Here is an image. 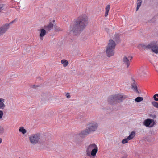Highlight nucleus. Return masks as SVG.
Returning a JSON list of instances; mask_svg holds the SVG:
<instances>
[{"instance_id":"6","label":"nucleus","mask_w":158,"mask_h":158,"mask_svg":"<svg viewBox=\"0 0 158 158\" xmlns=\"http://www.w3.org/2000/svg\"><path fill=\"white\" fill-rule=\"evenodd\" d=\"M40 134L39 133L34 134L29 137V140L31 143L34 145L37 143L40 139Z\"/></svg>"},{"instance_id":"32","label":"nucleus","mask_w":158,"mask_h":158,"mask_svg":"<svg viewBox=\"0 0 158 158\" xmlns=\"http://www.w3.org/2000/svg\"><path fill=\"white\" fill-rule=\"evenodd\" d=\"M127 156V154L125 153L123 156L122 157V158H126Z\"/></svg>"},{"instance_id":"11","label":"nucleus","mask_w":158,"mask_h":158,"mask_svg":"<svg viewBox=\"0 0 158 158\" xmlns=\"http://www.w3.org/2000/svg\"><path fill=\"white\" fill-rule=\"evenodd\" d=\"M150 44L148 45H146L142 43L139 44L137 46L138 48L140 50H143L147 49H149L150 47Z\"/></svg>"},{"instance_id":"24","label":"nucleus","mask_w":158,"mask_h":158,"mask_svg":"<svg viewBox=\"0 0 158 158\" xmlns=\"http://www.w3.org/2000/svg\"><path fill=\"white\" fill-rule=\"evenodd\" d=\"M152 104L154 107L158 109V103L157 102L153 101L152 102Z\"/></svg>"},{"instance_id":"16","label":"nucleus","mask_w":158,"mask_h":158,"mask_svg":"<svg viewBox=\"0 0 158 158\" xmlns=\"http://www.w3.org/2000/svg\"><path fill=\"white\" fill-rule=\"evenodd\" d=\"M110 8V5H108L106 6L105 8V16L106 17L108 15V13L109 11V10Z\"/></svg>"},{"instance_id":"3","label":"nucleus","mask_w":158,"mask_h":158,"mask_svg":"<svg viewBox=\"0 0 158 158\" xmlns=\"http://www.w3.org/2000/svg\"><path fill=\"white\" fill-rule=\"evenodd\" d=\"M127 98L126 95L123 96L119 94L112 95L108 99V103L111 105L116 104L122 102L125 98Z\"/></svg>"},{"instance_id":"23","label":"nucleus","mask_w":158,"mask_h":158,"mask_svg":"<svg viewBox=\"0 0 158 158\" xmlns=\"http://www.w3.org/2000/svg\"><path fill=\"white\" fill-rule=\"evenodd\" d=\"M143 100V98L140 97H138L135 99V101L137 102H139L142 101Z\"/></svg>"},{"instance_id":"34","label":"nucleus","mask_w":158,"mask_h":158,"mask_svg":"<svg viewBox=\"0 0 158 158\" xmlns=\"http://www.w3.org/2000/svg\"><path fill=\"white\" fill-rule=\"evenodd\" d=\"M151 116L152 118H153V119L155 118H156V115H155V114L151 115Z\"/></svg>"},{"instance_id":"20","label":"nucleus","mask_w":158,"mask_h":158,"mask_svg":"<svg viewBox=\"0 0 158 158\" xmlns=\"http://www.w3.org/2000/svg\"><path fill=\"white\" fill-rule=\"evenodd\" d=\"M137 6L136 9V11H137L140 8L142 2V0H137Z\"/></svg>"},{"instance_id":"31","label":"nucleus","mask_w":158,"mask_h":158,"mask_svg":"<svg viewBox=\"0 0 158 158\" xmlns=\"http://www.w3.org/2000/svg\"><path fill=\"white\" fill-rule=\"evenodd\" d=\"M152 124L150 125V127H152L154 126V125L155 124V122L154 121L153 119H152Z\"/></svg>"},{"instance_id":"7","label":"nucleus","mask_w":158,"mask_h":158,"mask_svg":"<svg viewBox=\"0 0 158 158\" xmlns=\"http://www.w3.org/2000/svg\"><path fill=\"white\" fill-rule=\"evenodd\" d=\"M14 21H12L9 24H6L0 27V36L4 34L9 29L10 25L12 24Z\"/></svg>"},{"instance_id":"27","label":"nucleus","mask_w":158,"mask_h":158,"mask_svg":"<svg viewBox=\"0 0 158 158\" xmlns=\"http://www.w3.org/2000/svg\"><path fill=\"white\" fill-rule=\"evenodd\" d=\"M54 29L56 31H62V29L59 27L54 25Z\"/></svg>"},{"instance_id":"1","label":"nucleus","mask_w":158,"mask_h":158,"mask_svg":"<svg viewBox=\"0 0 158 158\" xmlns=\"http://www.w3.org/2000/svg\"><path fill=\"white\" fill-rule=\"evenodd\" d=\"M88 23V18L85 15L79 16L74 21V24L70 26V32L74 35H79Z\"/></svg>"},{"instance_id":"9","label":"nucleus","mask_w":158,"mask_h":158,"mask_svg":"<svg viewBox=\"0 0 158 158\" xmlns=\"http://www.w3.org/2000/svg\"><path fill=\"white\" fill-rule=\"evenodd\" d=\"M151 45L149 47V49L151 48L152 50L155 53H158V46L156 45V42L152 41L150 43Z\"/></svg>"},{"instance_id":"17","label":"nucleus","mask_w":158,"mask_h":158,"mask_svg":"<svg viewBox=\"0 0 158 158\" xmlns=\"http://www.w3.org/2000/svg\"><path fill=\"white\" fill-rule=\"evenodd\" d=\"M135 132L134 131H132L129 135L127 137L128 138L131 140L135 136Z\"/></svg>"},{"instance_id":"29","label":"nucleus","mask_w":158,"mask_h":158,"mask_svg":"<svg viewBox=\"0 0 158 158\" xmlns=\"http://www.w3.org/2000/svg\"><path fill=\"white\" fill-rule=\"evenodd\" d=\"M153 98L156 101H158V94H156L153 96Z\"/></svg>"},{"instance_id":"14","label":"nucleus","mask_w":158,"mask_h":158,"mask_svg":"<svg viewBox=\"0 0 158 158\" xmlns=\"http://www.w3.org/2000/svg\"><path fill=\"white\" fill-rule=\"evenodd\" d=\"M152 119H148L145 120L144 122V125L147 127H150V126H149L151 125V124L152 123Z\"/></svg>"},{"instance_id":"4","label":"nucleus","mask_w":158,"mask_h":158,"mask_svg":"<svg viewBox=\"0 0 158 158\" xmlns=\"http://www.w3.org/2000/svg\"><path fill=\"white\" fill-rule=\"evenodd\" d=\"M116 45L115 42L113 40H110L109 43L106 47L105 52L108 57L113 56L115 53V48Z\"/></svg>"},{"instance_id":"21","label":"nucleus","mask_w":158,"mask_h":158,"mask_svg":"<svg viewBox=\"0 0 158 158\" xmlns=\"http://www.w3.org/2000/svg\"><path fill=\"white\" fill-rule=\"evenodd\" d=\"M19 131L21 132L23 134H24L27 132L26 130L24 129V127H20L19 129Z\"/></svg>"},{"instance_id":"13","label":"nucleus","mask_w":158,"mask_h":158,"mask_svg":"<svg viewBox=\"0 0 158 158\" xmlns=\"http://www.w3.org/2000/svg\"><path fill=\"white\" fill-rule=\"evenodd\" d=\"M47 31L44 28L40 30V34L39 35L40 38V39H41L42 40H43V39L42 38L46 34Z\"/></svg>"},{"instance_id":"22","label":"nucleus","mask_w":158,"mask_h":158,"mask_svg":"<svg viewBox=\"0 0 158 158\" xmlns=\"http://www.w3.org/2000/svg\"><path fill=\"white\" fill-rule=\"evenodd\" d=\"M61 63L63 64V65L64 67L67 66L68 64V62L66 60H61Z\"/></svg>"},{"instance_id":"26","label":"nucleus","mask_w":158,"mask_h":158,"mask_svg":"<svg viewBox=\"0 0 158 158\" xmlns=\"http://www.w3.org/2000/svg\"><path fill=\"white\" fill-rule=\"evenodd\" d=\"M114 39L116 41H118L119 40V34H116L114 35Z\"/></svg>"},{"instance_id":"33","label":"nucleus","mask_w":158,"mask_h":158,"mask_svg":"<svg viewBox=\"0 0 158 158\" xmlns=\"http://www.w3.org/2000/svg\"><path fill=\"white\" fill-rule=\"evenodd\" d=\"M66 97L68 98H69L70 97V96L69 95V94L67 93L66 95Z\"/></svg>"},{"instance_id":"28","label":"nucleus","mask_w":158,"mask_h":158,"mask_svg":"<svg viewBox=\"0 0 158 158\" xmlns=\"http://www.w3.org/2000/svg\"><path fill=\"white\" fill-rule=\"evenodd\" d=\"M4 132V128L0 126V135L3 134Z\"/></svg>"},{"instance_id":"25","label":"nucleus","mask_w":158,"mask_h":158,"mask_svg":"<svg viewBox=\"0 0 158 158\" xmlns=\"http://www.w3.org/2000/svg\"><path fill=\"white\" fill-rule=\"evenodd\" d=\"M129 140V139L127 137L126 138L122 140V143L123 144H124L126 143H128Z\"/></svg>"},{"instance_id":"15","label":"nucleus","mask_w":158,"mask_h":158,"mask_svg":"<svg viewBox=\"0 0 158 158\" xmlns=\"http://www.w3.org/2000/svg\"><path fill=\"white\" fill-rule=\"evenodd\" d=\"M5 99L2 98H0V109H3L6 106V105L4 103Z\"/></svg>"},{"instance_id":"35","label":"nucleus","mask_w":158,"mask_h":158,"mask_svg":"<svg viewBox=\"0 0 158 158\" xmlns=\"http://www.w3.org/2000/svg\"><path fill=\"white\" fill-rule=\"evenodd\" d=\"M45 143H47V145H48V144H49V141H48L47 142H45L44 143V145H45Z\"/></svg>"},{"instance_id":"30","label":"nucleus","mask_w":158,"mask_h":158,"mask_svg":"<svg viewBox=\"0 0 158 158\" xmlns=\"http://www.w3.org/2000/svg\"><path fill=\"white\" fill-rule=\"evenodd\" d=\"M3 114L4 113L3 111L2 110H0V119L2 118Z\"/></svg>"},{"instance_id":"5","label":"nucleus","mask_w":158,"mask_h":158,"mask_svg":"<svg viewBox=\"0 0 158 158\" xmlns=\"http://www.w3.org/2000/svg\"><path fill=\"white\" fill-rule=\"evenodd\" d=\"M98 151V148L95 143L89 145L86 150V155L91 158H94L96 156Z\"/></svg>"},{"instance_id":"2","label":"nucleus","mask_w":158,"mask_h":158,"mask_svg":"<svg viewBox=\"0 0 158 158\" xmlns=\"http://www.w3.org/2000/svg\"><path fill=\"white\" fill-rule=\"evenodd\" d=\"M98 125L97 122L92 121L89 123L86 128L81 131L77 135L80 136L81 138H84L87 135L92 133L96 131L97 129Z\"/></svg>"},{"instance_id":"37","label":"nucleus","mask_w":158,"mask_h":158,"mask_svg":"<svg viewBox=\"0 0 158 158\" xmlns=\"http://www.w3.org/2000/svg\"><path fill=\"white\" fill-rule=\"evenodd\" d=\"M35 85H34L32 86L31 87H32V88H35Z\"/></svg>"},{"instance_id":"8","label":"nucleus","mask_w":158,"mask_h":158,"mask_svg":"<svg viewBox=\"0 0 158 158\" xmlns=\"http://www.w3.org/2000/svg\"><path fill=\"white\" fill-rule=\"evenodd\" d=\"M133 57L130 56H125L123 58V62L127 68H128L130 66V62L131 61Z\"/></svg>"},{"instance_id":"10","label":"nucleus","mask_w":158,"mask_h":158,"mask_svg":"<svg viewBox=\"0 0 158 158\" xmlns=\"http://www.w3.org/2000/svg\"><path fill=\"white\" fill-rule=\"evenodd\" d=\"M55 20H53L52 22H50L47 25H45L44 27V28L46 30L47 32L49 31L52 29L54 26V23L55 22Z\"/></svg>"},{"instance_id":"18","label":"nucleus","mask_w":158,"mask_h":158,"mask_svg":"<svg viewBox=\"0 0 158 158\" xmlns=\"http://www.w3.org/2000/svg\"><path fill=\"white\" fill-rule=\"evenodd\" d=\"M74 142L77 146H79L81 145L82 141L79 139H76L74 140Z\"/></svg>"},{"instance_id":"19","label":"nucleus","mask_w":158,"mask_h":158,"mask_svg":"<svg viewBox=\"0 0 158 158\" xmlns=\"http://www.w3.org/2000/svg\"><path fill=\"white\" fill-rule=\"evenodd\" d=\"M6 9V6L5 4H0V13L2 12V11H5Z\"/></svg>"},{"instance_id":"36","label":"nucleus","mask_w":158,"mask_h":158,"mask_svg":"<svg viewBox=\"0 0 158 158\" xmlns=\"http://www.w3.org/2000/svg\"><path fill=\"white\" fill-rule=\"evenodd\" d=\"M2 139L1 138H0V144L2 142Z\"/></svg>"},{"instance_id":"12","label":"nucleus","mask_w":158,"mask_h":158,"mask_svg":"<svg viewBox=\"0 0 158 158\" xmlns=\"http://www.w3.org/2000/svg\"><path fill=\"white\" fill-rule=\"evenodd\" d=\"M132 83L131 84L132 88L134 91H135L136 92L139 93V92L137 89V87L135 81L133 79H132Z\"/></svg>"}]
</instances>
